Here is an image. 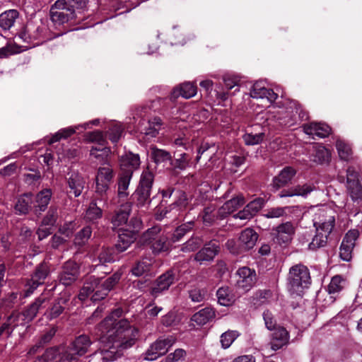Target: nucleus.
<instances>
[{"label": "nucleus", "mask_w": 362, "mask_h": 362, "mask_svg": "<svg viewBox=\"0 0 362 362\" xmlns=\"http://www.w3.org/2000/svg\"><path fill=\"white\" fill-rule=\"evenodd\" d=\"M257 239L258 235L253 229L246 228L241 232L239 236V248L243 252L247 251L254 247Z\"/></svg>", "instance_id": "obj_19"}, {"label": "nucleus", "mask_w": 362, "mask_h": 362, "mask_svg": "<svg viewBox=\"0 0 362 362\" xmlns=\"http://www.w3.org/2000/svg\"><path fill=\"white\" fill-rule=\"evenodd\" d=\"M202 240L197 236H192L181 247V251L183 252H191L195 251L202 245Z\"/></svg>", "instance_id": "obj_55"}, {"label": "nucleus", "mask_w": 362, "mask_h": 362, "mask_svg": "<svg viewBox=\"0 0 362 362\" xmlns=\"http://www.w3.org/2000/svg\"><path fill=\"white\" fill-rule=\"evenodd\" d=\"M216 296L218 302L221 305L228 306L233 302V296L230 294L228 287L220 288L216 292Z\"/></svg>", "instance_id": "obj_45"}, {"label": "nucleus", "mask_w": 362, "mask_h": 362, "mask_svg": "<svg viewBox=\"0 0 362 362\" xmlns=\"http://www.w3.org/2000/svg\"><path fill=\"white\" fill-rule=\"evenodd\" d=\"M197 93V87L193 83L185 82L180 85L178 88L174 90L175 95H180L185 98H190Z\"/></svg>", "instance_id": "obj_37"}, {"label": "nucleus", "mask_w": 362, "mask_h": 362, "mask_svg": "<svg viewBox=\"0 0 362 362\" xmlns=\"http://www.w3.org/2000/svg\"><path fill=\"white\" fill-rule=\"evenodd\" d=\"M103 211L98 207L95 202H90L86 210V218L90 221H94L102 217Z\"/></svg>", "instance_id": "obj_50"}, {"label": "nucleus", "mask_w": 362, "mask_h": 362, "mask_svg": "<svg viewBox=\"0 0 362 362\" xmlns=\"http://www.w3.org/2000/svg\"><path fill=\"white\" fill-rule=\"evenodd\" d=\"M131 209V202H126L125 204H121L120 208L115 211L111 220L115 228L122 226L127 223Z\"/></svg>", "instance_id": "obj_24"}, {"label": "nucleus", "mask_w": 362, "mask_h": 362, "mask_svg": "<svg viewBox=\"0 0 362 362\" xmlns=\"http://www.w3.org/2000/svg\"><path fill=\"white\" fill-rule=\"evenodd\" d=\"M120 274L115 273L109 278L103 280L95 276H90L88 280L84 283L78 294V299L84 301L90 294L94 293L91 296L93 301H98L103 299L113 286L119 281Z\"/></svg>", "instance_id": "obj_2"}, {"label": "nucleus", "mask_w": 362, "mask_h": 362, "mask_svg": "<svg viewBox=\"0 0 362 362\" xmlns=\"http://www.w3.org/2000/svg\"><path fill=\"white\" fill-rule=\"evenodd\" d=\"M153 182V174L148 169L143 171L139 185L137 188L141 189H147L148 191L151 190L152 185Z\"/></svg>", "instance_id": "obj_47"}, {"label": "nucleus", "mask_w": 362, "mask_h": 362, "mask_svg": "<svg viewBox=\"0 0 362 362\" xmlns=\"http://www.w3.org/2000/svg\"><path fill=\"white\" fill-rule=\"evenodd\" d=\"M130 223L133 224L132 230L122 232L118 236V240L115 245L118 252L126 250L136 240V232L140 229L141 221L137 218H132Z\"/></svg>", "instance_id": "obj_10"}, {"label": "nucleus", "mask_w": 362, "mask_h": 362, "mask_svg": "<svg viewBox=\"0 0 362 362\" xmlns=\"http://www.w3.org/2000/svg\"><path fill=\"white\" fill-rule=\"evenodd\" d=\"M151 265V260L150 259H143L138 262L132 268V272L134 276H140L148 272Z\"/></svg>", "instance_id": "obj_49"}, {"label": "nucleus", "mask_w": 362, "mask_h": 362, "mask_svg": "<svg viewBox=\"0 0 362 362\" xmlns=\"http://www.w3.org/2000/svg\"><path fill=\"white\" fill-rule=\"evenodd\" d=\"M329 233H326L322 230H316V235L313 238L312 242L308 245L311 250H315L317 248L324 247L327 241V237Z\"/></svg>", "instance_id": "obj_43"}, {"label": "nucleus", "mask_w": 362, "mask_h": 362, "mask_svg": "<svg viewBox=\"0 0 362 362\" xmlns=\"http://www.w3.org/2000/svg\"><path fill=\"white\" fill-rule=\"evenodd\" d=\"M57 210L51 207L47 212L46 216L43 218L42 223L47 226H53L57 221Z\"/></svg>", "instance_id": "obj_62"}, {"label": "nucleus", "mask_w": 362, "mask_h": 362, "mask_svg": "<svg viewBox=\"0 0 362 362\" xmlns=\"http://www.w3.org/2000/svg\"><path fill=\"white\" fill-rule=\"evenodd\" d=\"M49 273L50 269L47 263H42L37 266L30 280L25 285L24 296H29L40 285L44 284Z\"/></svg>", "instance_id": "obj_7"}, {"label": "nucleus", "mask_w": 362, "mask_h": 362, "mask_svg": "<svg viewBox=\"0 0 362 362\" xmlns=\"http://www.w3.org/2000/svg\"><path fill=\"white\" fill-rule=\"evenodd\" d=\"M124 132V127L119 122H114L109 125L107 136L112 143H117Z\"/></svg>", "instance_id": "obj_38"}, {"label": "nucleus", "mask_w": 362, "mask_h": 362, "mask_svg": "<svg viewBox=\"0 0 362 362\" xmlns=\"http://www.w3.org/2000/svg\"><path fill=\"white\" fill-rule=\"evenodd\" d=\"M88 0H57L54 7L58 9H66L71 14L74 15L76 9L83 8L87 4Z\"/></svg>", "instance_id": "obj_27"}, {"label": "nucleus", "mask_w": 362, "mask_h": 362, "mask_svg": "<svg viewBox=\"0 0 362 362\" xmlns=\"http://www.w3.org/2000/svg\"><path fill=\"white\" fill-rule=\"evenodd\" d=\"M151 156L153 161L157 164L164 163L168 161L170 162L172 158L170 152L155 146L151 148Z\"/></svg>", "instance_id": "obj_36"}, {"label": "nucleus", "mask_w": 362, "mask_h": 362, "mask_svg": "<svg viewBox=\"0 0 362 362\" xmlns=\"http://www.w3.org/2000/svg\"><path fill=\"white\" fill-rule=\"evenodd\" d=\"M59 355V351L57 348H50L46 350L44 354L38 358L35 362H54Z\"/></svg>", "instance_id": "obj_58"}, {"label": "nucleus", "mask_w": 362, "mask_h": 362, "mask_svg": "<svg viewBox=\"0 0 362 362\" xmlns=\"http://www.w3.org/2000/svg\"><path fill=\"white\" fill-rule=\"evenodd\" d=\"M175 341V339L173 337L158 339L147 350L145 359L148 361L157 359L159 356L164 355Z\"/></svg>", "instance_id": "obj_9"}, {"label": "nucleus", "mask_w": 362, "mask_h": 362, "mask_svg": "<svg viewBox=\"0 0 362 362\" xmlns=\"http://www.w3.org/2000/svg\"><path fill=\"white\" fill-rule=\"evenodd\" d=\"M264 138V133H245L243 139L246 145H257L261 143Z\"/></svg>", "instance_id": "obj_57"}, {"label": "nucleus", "mask_w": 362, "mask_h": 362, "mask_svg": "<svg viewBox=\"0 0 362 362\" xmlns=\"http://www.w3.org/2000/svg\"><path fill=\"white\" fill-rule=\"evenodd\" d=\"M345 279L341 276H334L332 278L331 281L327 287L329 294H335L340 292L345 286Z\"/></svg>", "instance_id": "obj_46"}, {"label": "nucleus", "mask_w": 362, "mask_h": 362, "mask_svg": "<svg viewBox=\"0 0 362 362\" xmlns=\"http://www.w3.org/2000/svg\"><path fill=\"white\" fill-rule=\"evenodd\" d=\"M175 276L172 271H168L162 274L156 280L154 286L151 288V293L156 298L163 291L168 290L173 284Z\"/></svg>", "instance_id": "obj_18"}, {"label": "nucleus", "mask_w": 362, "mask_h": 362, "mask_svg": "<svg viewBox=\"0 0 362 362\" xmlns=\"http://www.w3.org/2000/svg\"><path fill=\"white\" fill-rule=\"evenodd\" d=\"M13 317H8L6 320L0 327V337L7 336L9 337L13 330Z\"/></svg>", "instance_id": "obj_60"}, {"label": "nucleus", "mask_w": 362, "mask_h": 362, "mask_svg": "<svg viewBox=\"0 0 362 362\" xmlns=\"http://www.w3.org/2000/svg\"><path fill=\"white\" fill-rule=\"evenodd\" d=\"M358 236L356 230H350L344 238L340 246L339 257L344 261L349 262L352 257V250L355 245V240Z\"/></svg>", "instance_id": "obj_15"}, {"label": "nucleus", "mask_w": 362, "mask_h": 362, "mask_svg": "<svg viewBox=\"0 0 362 362\" xmlns=\"http://www.w3.org/2000/svg\"><path fill=\"white\" fill-rule=\"evenodd\" d=\"M92 233L90 227L86 226L81 230L76 235L74 243L78 245H83L90 238Z\"/></svg>", "instance_id": "obj_56"}, {"label": "nucleus", "mask_w": 362, "mask_h": 362, "mask_svg": "<svg viewBox=\"0 0 362 362\" xmlns=\"http://www.w3.org/2000/svg\"><path fill=\"white\" fill-rule=\"evenodd\" d=\"M140 165V158L139 155L132 153H126L120 159L121 173L131 171L132 175L134 170Z\"/></svg>", "instance_id": "obj_26"}, {"label": "nucleus", "mask_w": 362, "mask_h": 362, "mask_svg": "<svg viewBox=\"0 0 362 362\" xmlns=\"http://www.w3.org/2000/svg\"><path fill=\"white\" fill-rule=\"evenodd\" d=\"M91 344L90 338L86 335L78 337L72 344L71 348L62 356L64 362H76L77 356L85 354Z\"/></svg>", "instance_id": "obj_6"}, {"label": "nucleus", "mask_w": 362, "mask_h": 362, "mask_svg": "<svg viewBox=\"0 0 362 362\" xmlns=\"http://www.w3.org/2000/svg\"><path fill=\"white\" fill-rule=\"evenodd\" d=\"M236 284L238 289L247 292L255 284L257 277L256 272L247 267L239 268L236 272Z\"/></svg>", "instance_id": "obj_8"}, {"label": "nucleus", "mask_w": 362, "mask_h": 362, "mask_svg": "<svg viewBox=\"0 0 362 362\" xmlns=\"http://www.w3.org/2000/svg\"><path fill=\"white\" fill-rule=\"evenodd\" d=\"M315 189V186L313 184L305 183L302 185H297L288 189L282 190L279 197L281 198L291 197H306L309 194Z\"/></svg>", "instance_id": "obj_17"}, {"label": "nucleus", "mask_w": 362, "mask_h": 362, "mask_svg": "<svg viewBox=\"0 0 362 362\" xmlns=\"http://www.w3.org/2000/svg\"><path fill=\"white\" fill-rule=\"evenodd\" d=\"M264 199L259 197L250 202L246 206L255 216L264 206Z\"/></svg>", "instance_id": "obj_64"}, {"label": "nucleus", "mask_w": 362, "mask_h": 362, "mask_svg": "<svg viewBox=\"0 0 362 362\" xmlns=\"http://www.w3.org/2000/svg\"><path fill=\"white\" fill-rule=\"evenodd\" d=\"M296 232L294 224L290 221L283 223L272 229L274 240L279 245L291 241Z\"/></svg>", "instance_id": "obj_11"}, {"label": "nucleus", "mask_w": 362, "mask_h": 362, "mask_svg": "<svg viewBox=\"0 0 362 362\" xmlns=\"http://www.w3.org/2000/svg\"><path fill=\"white\" fill-rule=\"evenodd\" d=\"M287 281L290 292L300 295L303 289L308 288L310 284V272L308 267L301 264L291 267Z\"/></svg>", "instance_id": "obj_3"}, {"label": "nucleus", "mask_w": 362, "mask_h": 362, "mask_svg": "<svg viewBox=\"0 0 362 362\" xmlns=\"http://www.w3.org/2000/svg\"><path fill=\"white\" fill-rule=\"evenodd\" d=\"M216 316L215 310L211 308H204L194 313L191 320L198 325H204Z\"/></svg>", "instance_id": "obj_33"}, {"label": "nucleus", "mask_w": 362, "mask_h": 362, "mask_svg": "<svg viewBox=\"0 0 362 362\" xmlns=\"http://www.w3.org/2000/svg\"><path fill=\"white\" fill-rule=\"evenodd\" d=\"M46 303L47 298L45 296L37 298L36 300L23 313L24 316L23 320H25L27 322L32 321L37 315L38 311L45 307L43 305Z\"/></svg>", "instance_id": "obj_31"}, {"label": "nucleus", "mask_w": 362, "mask_h": 362, "mask_svg": "<svg viewBox=\"0 0 362 362\" xmlns=\"http://www.w3.org/2000/svg\"><path fill=\"white\" fill-rule=\"evenodd\" d=\"M50 13L51 18L54 23H64L74 17V14H71L70 12L66 11V9L54 8V4L51 7Z\"/></svg>", "instance_id": "obj_35"}, {"label": "nucleus", "mask_w": 362, "mask_h": 362, "mask_svg": "<svg viewBox=\"0 0 362 362\" xmlns=\"http://www.w3.org/2000/svg\"><path fill=\"white\" fill-rule=\"evenodd\" d=\"M308 213L313 216L316 230L330 233L334 228V217L331 209L325 206H312Z\"/></svg>", "instance_id": "obj_4"}, {"label": "nucleus", "mask_w": 362, "mask_h": 362, "mask_svg": "<svg viewBox=\"0 0 362 362\" xmlns=\"http://www.w3.org/2000/svg\"><path fill=\"white\" fill-rule=\"evenodd\" d=\"M79 274L78 264L71 260L66 262L59 275V282L64 286L72 284L78 279Z\"/></svg>", "instance_id": "obj_12"}, {"label": "nucleus", "mask_w": 362, "mask_h": 362, "mask_svg": "<svg viewBox=\"0 0 362 362\" xmlns=\"http://www.w3.org/2000/svg\"><path fill=\"white\" fill-rule=\"evenodd\" d=\"M113 178V170L110 166L99 168L95 178L96 192L103 194L109 189Z\"/></svg>", "instance_id": "obj_14"}, {"label": "nucleus", "mask_w": 362, "mask_h": 362, "mask_svg": "<svg viewBox=\"0 0 362 362\" xmlns=\"http://www.w3.org/2000/svg\"><path fill=\"white\" fill-rule=\"evenodd\" d=\"M68 300V296L64 294L57 301L52 305L50 310L46 313L47 317L52 320L57 317L64 310L63 305Z\"/></svg>", "instance_id": "obj_40"}, {"label": "nucleus", "mask_w": 362, "mask_h": 362, "mask_svg": "<svg viewBox=\"0 0 362 362\" xmlns=\"http://www.w3.org/2000/svg\"><path fill=\"white\" fill-rule=\"evenodd\" d=\"M336 147L339 153V156L341 160H349L351 157V148L345 142L341 140L337 141Z\"/></svg>", "instance_id": "obj_51"}, {"label": "nucleus", "mask_w": 362, "mask_h": 362, "mask_svg": "<svg viewBox=\"0 0 362 362\" xmlns=\"http://www.w3.org/2000/svg\"><path fill=\"white\" fill-rule=\"evenodd\" d=\"M110 152V148L108 147L93 146L90 151V155L97 159L100 163H105L107 160Z\"/></svg>", "instance_id": "obj_41"}, {"label": "nucleus", "mask_w": 362, "mask_h": 362, "mask_svg": "<svg viewBox=\"0 0 362 362\" xmlns=\"http://www.w3.org/2000/svg\"><path fill=\"white\" fill-rule=\"evenodd\" d=\"M190 160L191 158L189 154L182 153L177 155V158H176L175 159L173 160L171 158L170 165L174 169L184 170L189 166Z\"/></svg>", "instance_id": "obj_44"}, {"label": "nucleus", "mask_w": 362, "mask_h": 362, "mask_svg": "<svg viewBox=\"0 0 362 362\" xmlns=\"http://www.w3.org/2000/svg\"><path fill=\"white\" fill-rule=\"evenodd\" d=\"M19 18V13L16 9H10L0 14V27L4 30H9Z\"/></svg>", "instance_id": "obj_32"}, {"label": "nucleus", "mask_w": 362, "mask_h": 362, "mask_svg": "<svg viewBox=\"0 0 362 362\" xmlns=\"http://www.w3.org/2000/svg\"><path fill=\"white\" fill-rule=\"evenodd\" d=\"M291 210V207H274L266 211L264 216L267 218H280L287 214Z\"/></svg>", "instance_id": "obj_54"}, {"label": "nucleus", "mask_w": 362, "mask_h": 362, "mask_svg": "<svg viewBox=\"0 0 362 362\" xmlns=\"http://www.w3.org/2000/svg\"><path fill=\"white\" fill-rule=\"evenodd\" d=\"M304 132L313 137L325 138L327 136L331 131L330 127L321 122H310L303 125Z\"/></svg>", "instance_id": "obj_20"}, {"label": "nucleus", "mask_w": 362, "mask_h": 362, "mask_svg": "<svg viewBox=\"0 0 362 362\" xmlns=\"http://www.w3.org/2000/svg\"><path fill=\"white\" fill-rule=\"evenodd\" d=\"M31 199L28 195H24L20 197L15 205V210L19 214H25L28 212L30 209Z\"/></svg>", "instance_id": "obj_53"}, {"label": "nucleus", "mask_w": 362, "mask_h": 362, "mask_svg": "<svg viewBox=\"0 0 362 362\" xmlns=\"http://www.w3.org/2000/svg\"><path fill=\"white\" fill-rule=\"evenodd\" d=\"M189 298L194 303H201L205 299L206 291L200 288H193L189 291Z\"/></svg>", "instance_id": "obj_63"}, {"label": "nucleus", "mask_w": 362, "mask_h": 362, "mask_svg": "<svg viewBox=\"0 0 362 362\" xmlns=\"http://www.w3.org/2000/svg\"><path fill=\"white\" fill-rule=\"evenodd\" d=\"M67 184L70 189L69 193H72L76 197L80 196L84 188L85 181L83 177L78 172L69 173Z\"/></svg>", "instance_id": "obj_22"}, {"label": "nucleus", "mask_w": 362, "mask_h": 362, "mask_svg": "<svg viewBox=\"0 0 362 362\" xmlns=\"http://www.w3.org/2000/svg\"><path fill=\"white\" fill-rule=\"evenodd\" d=\"M315 153L313 160L317 163H324L328 162L330 158V153L325 146L316 145L314 146Z\"/></svg>", "instance_id": "obj_42"}, {"label": "nucleus", "mask_w": 362, "mask_h": 362, "mask_svg": "<svg viewBox=\"0 0 362 362\" xmlns=\"http://www.w3.org/2000/svg\"><path fill=\"white\" fill-rule=\"evenodd\" d=\"M122 313L121 309H116L99 325L103 345L100 351L93 355V358L111 362L120 357L124 349L134 344L138 330L132 327L127 320H119Z\"/></svg>", "instance_id": "obj_1"}, {"label": "nucleus", "mask_w": 362, "mask_h": 362, "mask_svg": "<svg viewBox=\"0 0 362 362\" xmlns=\"http://www.w3.org/2000/svg\"><path fill=\"white\" fill-rule=\"evenodd\" d=\"M218 246L215 242H210L204 245L194 256V259L200 263L211 261L217 255Z\"/></svg>", "instance_id": "obj_25"}, {"label": "nucleus", "mask_w": 362, "mask_h": 362, "mask_svg": "<svg viewBox=\"0 0 362 362\" xmlns=\"http://www.w3.org/2000/svg\"><path fill=\"white\" fill-rule=\"evenodd\" d=\"M162 126L161 119L159 117H154L148 120L146 122H143L140 124L139 130L141 134L149 138L156 137Z\"/></svg>", "instance_id": "obj_23"}, {"label": "nucleus", "mask_w": 362, "mask_h": 362, "mask_svg": "<svg viewBox=\"0 0 362 362\" xmlns=\"http://www.w3.org/2000/svg\"><path fill=\"white\" fill-rule=\"evenodd\" d=\"M131 171L121 173L117 182V196L119 199H124L129 196V186L132 179Z\"/></svg>", "instance_id": "obj_30"}, {"label": "nucleus", "mask_w": 362, "mask_h": 362, "mask_svg": "<svg viewBox=\"0 0 362 362\" xmlns=\"http://www.w3.org/2000/svg\"><path fill=\"white\" fill-rule=\"evenodd\" d=\"M358 173L353 167H349L346 171L347 189L353 200H357L362 197V186L358 180Z\"/></svg>", "instance_id": "obj_13"}, {"label": "nucleus", "mask_w": 362, "mask_h": 362, "mask_svg": "<svg viewBox=\"0 0 362 362\" xmlns=\"http://www.w3.org/2000/svg\"><path fill=\"white\" fill-rule=\"evenodd\" d=\"M239 336V332L235 330H228L223 333L220 337V342L223 349H228Z\"/></svg>", "instance_id": "obj_48"}, {"label": "nucleus", "mask_w": 362, "mask_h": 362, "mask_svg": "<svg viewBox=\"0 0 362 362\" xmlns=\"http://www.w3.org/2000/svg\"><path fill=\"white\" fill-rule=\"evenodd\" d=\"M88 139L91 142L98 144L100 146V147L105 146L107 143L105 136L103 132L100 131L90 132L88 135Z\"/></svg>", "instance_id": "obj_61"}, {"label": "nucleus", "mask_w": 362, "mask_h": 362, "mask_svg": "<svg viewBox=\"0 0 362 362\" xmlns=\"http://www.w3.org/2000/svg\"><path fill=\"white\" fill-rule=\"evenodd\" d=\"M223 82L228 90L236 88L235 91H239L240 78L237 76L227 74L223 76Z\"/></svg>", "instance_id": "obj_59"}, {"label": "nucleus", "mask_w": 362, "mask_h": 362, "mask_svg": "<svg viewBox=\"0 0 362 362\" xmlns=\"http://www.w3.org/2000/svg\"><path fill=\"white\" fill-rule=\"evenodd\" d=\"M194 226L193 221H189L184 223L176 228L174 231L172 237L173 242H177L181 240V238L189 231H190Z\"/></svg>", "instance_id": "obj_52"}, {"label": "nucleus", "mask_w": 362, "mask_h": 362, "mask_svg": "<svg viewBox=\"0 0 362 362\" xmlns=\"http://www.w3.org/2000/svg\"><path fill=\"white\" fill-rule=\"evenodd\" d=\"M150 195V191L137 188L136 191L132 194L131 198L132 202H135L138 207L147 208V206L151 203Z\"/></svg>", "instance_id": "obj_34"}, {"label": "nucleus", "mask_w": 362, "mask_h": 362, "mask_svg": "<svg viewBox=\"0 0 362 362\" xmlns=\"http://www.w3.org/2000/svg\"><path fill=\"white\" fill-rule=\"evenodd\" d=\"M288 340V333L284 327H277L274 329L272 339V348L274 350H278L285 345Z\"/></svg>", "instance_id": "obj_29"}, {"label": "nucleus", "mask_w": 362, "mask_h": 362, "mask_svg": "<svg viewBox=\"0 0 362 362\" xmlns=\"http://www.w3.org/2000/svg\"><path fill=\"white\" fill-rule=\"evenodd\" d=\"M245 203L244 197L238 195L226 202L218 209V214L221 217H224L238 209Z\"/></svg>", "instance_id": "obj_28"}, {"label": "nucleus", "mask_w": 362, "mask_h": 362, "mask_svg": "<svg viewBox=\"0 0 362 362\" xmlns=\"http://www.w3.org/2000/svg\"><path fill=\"white\" fill-rule=\"evenodd\" d=\"M140 241L144 245H151L154 252L167 251L169 248L168 239L160 234L159 226H153L148 229L141 237Z\"/></svg>", "instance_id": "obj_5"}, {"label": "nucleus", "mask_w": 362, "mask_h": 362, "mask_svg": "<svg viewBox=\"0 0 362 362\" xmlns=\"http://www.w3.org/2000/svg\"><path fill=\"white\" fill-rule=\"evenodd\" d=\"M250 96L256 99L266 100L272 103L276 100L278 95L273 90L267 88L262 82H257L252 87Z\"/></svg>", "instance_id": "obj_16"}, {"label": "nucleus", "mask_w": 362, "mask_h": 362, "mask_svg": "<svg viewBox=\"0 0 362 362\" xmlns=\"http://www.w3.org/2000/svg\"><path fill=\"white\" fill-rule=\"evenodd\" d=\"M296 174V170L290 166L285 167L274 177L272 185L276 190L288 184Z\"/></svg>", "instance_id": "obj_21"}, {"label": "nucleus", "mask_w": 362, "mask_h": 362, "mask_svg": "<svg viewBox=\"0 0 362 362\" xmlns=\"http://www.w3.org/2000/svg\"><path fill=\"white\" fill-rule=\"evenodd\" d=\"M52 197V191L49 189H45L40 191L36 196V208L39 211H44L49 203Z\"/></svg>", "instance_id": "obj_39"}]
</instances>
